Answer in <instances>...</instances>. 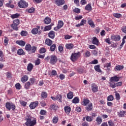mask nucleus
<instances>
[{"label": "nucleus", "mask_w": 126, "mask_h": 126, "mask_svg": "<svg viewBox=\"0 0 126 126\" xmlns=\"http://www.w3.org/2000/svg\"><path fill=\"white\" fill-rule=\"evenodd\" d=\"M20 34H21V36H23L24 37H26V36L28 35V32H26V31H22L21 32Z\"/></svg>", "instance_id": "nucleus-40"}, {"label": "nucleus", "mask_w": 126, "mask_h": 126, "mask_svg": "<svg viewBox=\"0 0 126 126\" xmlns=\"http://www.w3.org/2000/svg\"><path fill=\"white\" fill-rule=\"evenodd\" d=\"M86 10H88L89 11H91L92 10V6H91V4H88L85 7Z\"/></svg>", "instance_id": "nucleus-27"}, {"label": "nucleus", "mask_w": 126, "mask_h": 126, "mask_svg": "<svg viewBox=\"0 0 126 126\" xmlns=\"http://www.w3.org/2000/svg\"><path fill=\"white\" fill-rule=\"evenodd\" d=\"M91 63L92 64H97V63H98V60H94V61H92L91 62Z\"/></svg>", "instance_id": "nucleus-56"}, {"label": "nucleus", "mask_w": 126, "mask_h": 126, "mask_svg": "<svg viewBox=\"0 0 126 126\" xmlns=\"http://www.w3.org/2000/svg\"><path fill=\"white\" fill-rule=\"evenodd\" d=\"M40 59H37L35 61V65H39L40 64Z\"/></svg>", "instance_id": "nucleus-64"}, {"label": "nucleus", "mask_w": 126, "mask_h": 126, "mask_svg": "<svg viewBox=\"0 0 126 126\" xmlns=\"http://www.w3.org/2000/svg\"><path fill=\"white\" fill-rule=\"evenodd\" d=\"M41 30H40V26H37V28L33 29L32 31V34L36 35V34H41Z\"/></svg>", "instance_id": "nucleus-7"}, {"label": "nucleus", "mask_w": 126, "mask_h": 126, "mask_svg": "<svg viewBox=\"0 0 126 126\" xmlns=\"http://www.w3.org/2000/svg\"><path fill=\"white\" fill-rule=\"evenodd\" d=\"M126 112L125 111H120V112L118 113V115L120 118H123V117H125L126 116Z\"/></svg>", "instance_id": "nucleus-24"}, {"label": "nucleus", "mask_w": 126, "mask_h": 126, "mask_svg": "<svg viewBox=\"0 0 126 126\" xmlns=\"http://www.w3.org/2000/svg\"><path fill=\"white\" fill-rule=\"evenodd\" d=\"M28 80V76L27 75H24L23 77L21 78V81L23 83L26 82Z\"/></svg>", "instance_id": "nucleus-22"}, {"label": "nucleus", "mask_w": 126, "mask_h": 126, "mask_svg": "<svg viewBox=\"0 0 126 126\" xmlns=\"http://www.w3.org/2000/svg\"><path fill=\"white\" fill-rule=\"evenodd\" d=\"M6 6L7 7H10L11 8H13L14 7V5L10 4V3H6Z\"/></svg>", "instance_id": "nucleus-55"}, {"label": "nucleus", "mask_w": 126, "mask_h": 126, "mask_svg": "<svg viewBox=\"0 0 126 126\" xmlns=\"http://www.w3.org/2000/svg\"><path fill=\"white\" fill-rule=\"evenodd\" d=\"M48 35L51 39H54V38H55V32L51 31L48 34Z\"/></svg>", "instance_id": "nucleus-16"}, {"label": "nucleus", "mask_w": 126, "mask_h": 126, "mask_svg": "<svg viewBox=\"0 0 126 126\" xmlns=\"http://www.w3.org/2000/svg\"><path fill=\"white\" fill-rule=\"evenodd\" d=\"M120 80V78L117 77V76H114V77H112L110 79V81H115V82H118Z\"/></svg>", "instance_id": "nucleus-19"}, {"label": "nucleus", "mask_w": 126, "mask_h": 126, "mask_svg": "<svg viewBox=\"0 0 126 126\" xmlns=\"http://www.w3.org/2000/svg\"><path fill=\"white\" fill-rule=\"evenodd\" d=\"M25 49L26 51H27V52H30V51H31V45L27 44Z\"/></svg>", "instance_id": "nucleus-35"}, {"label": "nucleus", "mask_w": 126, "mask_h": 126, "mask_svg": "<svg viewBox=\"0 0 126 126\" xmlns=\"http://www.w3.org/2000/svg\"><path fill=\"white\" fill-rule=\"evenodd\" d=\"M89 102H90V101L89 99H84L83 100V105L84 106H86L87 105V104H89Z\"/></svg>", "instance_id": "nucleus-41"}, {"label": "nucleus", "mask_w": 126, "mask_h": 126, "mask_svg": "<svg viewBox=\"0 0 126 126\" xmlns=\"http://www.w3.org/2000/svg\"><path fill=\"white\" fill-rule=\"evenodd\" d=\"M107 100L108 101H113V100H114V96H113V95H110L109 96H108L107 97Z\"/></svg>", "instance_id": "nucleus-46"}, {"label": "nucleus", "mask_w": 126, "mask_h": 126, "mask_svg": "<svg viewBox=\"0 0 126 126\" xmlns=\"http://www.w3.org/2000/svg\"><path fill=\"white\" fill-rule=\"evenodd\" d=\"M109 87H112L113 89L116 88V83L114 82H111V83H109Z\"/></svg>", "instance_id": "nucleus-42"}, {"label": "nucleus", "mask_w": 126, "mask_h": 126, "mask_svg": "<svg viewBox=\"0 0 126 126\" xmlns=\"http://www.w3.org/2000/svg\"><path fill=\"white\" fill-rule=\"evenodd\" d=\"M92 90L94 93L97 92L98 91V86L95 84H93L92 85Z\"/></svg>", "instance_id": "nucleus-12"}, {"label": "nucleus", "mask_w": 126, "mask_h": 126, "mask_svg": "<svg viewBox=\"0 0 126 126\" xmlns=\"http://www.w3.org/2000/svg\"><path fill=\"white\" fill-rule=\"evenodd\" d=\"M124 65H118L115 66L114 68V70L115 71L122 70L124 69Z\"/></svg>", "instance_id": "nucleus-14"}, {"label": "nucleus", "mask_w": 126, "mask_h": 126, "mask_svg": "<svg viewBox=\"0 0 126 126\" xmlns=\"http://www.w3.org/2000/svg\"><path fill=\"white\" fill-rule=\"evenodd\" d=\"M53 122L54 124H57V123H58V117H54L53 119Z\"/></svg>", "instance_id": "nucleus-59"}, {"label": "nucleus", "mask_w": 126, "mask_h": 126, "mask_svg": "<svg viewBox=\"0 0 126 126\" xmlns=\"http://www.w3.org/2000/svg\"><path fill=\"white\" fill-rule=\"evenodd\" d=\"M39 103L38 101L35 102H31L30 105V108L32 110L33 109H35L37 107V106L38 105Z\"/></svg>", "instance_id": "nucleus-9"}, {"label": "nucleus", "mask_w": 126, "mask_h": 126, "mask_svg": "<svg viewBox=\"0 0 126 126\" xmlns=\"http://www.w3.org/2000/svg\"><path fill=\"white\" fill-rule=\"evenodd\" d=\"M39 53H40V54H44V53H46V49L45 48H43V47L41 48L40 49Z\"/></svg>", "instance_id": "nucleus-45"}, {"label": "nucleus", "mask_w": 126, "mask_h": 126, "mask_svg": "<svg viewBox=\"0 0 126 126\" xmlns=\"http://www.w3.org/2000/svg\"><path fill=\"white\" fill-rule=\"evenodd\" d=\"M36 50H37V47L36 46L31 47V51H32V53H35Z\"/></svg>", "instance_id": "nucleus-47"}, {"label": "nucleus", "mask_w": 126, "mask_h": 126, "mask_svg": "<svg viewBox=\"0 0 126 126\" xmlns=\"http://www.w3.org/2000/svg\"><path fill=\"white\" fill-rule=\"evenodd\" d=\"M18 5L20 8H25L28 6V3H27L24 0H21L18 3Z\"/></svg>", "instance_id": "nucleus-4"}, {"label": "nucleus", "mask_w": 126, "mask_h": 126, "mask_svg": "<svg viewBox=\"0 0 126 126\" xmlns=\"http://www.w3.org/2000/svg\"><path fill=\"white\" fill-rule=\"evenodd\" d=\"M87 20L88 23L89 25H90L91 27H92V28H94V27H95V24H94V22H93L92 19H91V18H88Z\"/></svg>", "instance_id": "nucleus-11"}, {"label": "nucleus", "mask_w": 126, "mask_h": 126, "mask_svg": "<svg viewBox=\"0 0 126 126\" xmlns=\"http://www.w3.org/2000/svg\"><path fill=\"white\" fill-rule=\"evenodd\" d=\"M92 43L94 45H96L97 46H98V45L99 44V41L98 40V39H97V37H94L93 38Z\"/></svg>", "instance_id": "nucleus-17"}, {"label": "nucleus", "mask_w": 126, "mask_h": 126, "mask_svg": "<svg viewBox=\"0 0 126 126\" xmlns=\"http://www.w3.org/2000/svg\"><path fill=\"white\" fill-rule=\"evenodd\" d=\"M41 97L42 98H47V97H48V94H47V93L42 92L41 94Z\"/></svg>", "instance_id": "nucleus-44"}, {"label": "nucleus", "mask_w": 126, "mask_h": 126, "mask_svg": "<svg viewBox=\"0 0 126 126\" xmlns=\"http://www.w3.org/2000/svg\"><path fill=\"white\" fill-rule=\"evenodd\" d=\"M33 69V64L32 63H29L27 66V69L28 71H31Z\"/></svg>", "instance_id": "nucleus-34"}, {"label": "nucleus", "mask_w": 126, "mask_h": 126, "mask_svg": "<svg viewBox=\"0 0 126 126\" xmlns=\"http://www.w3.org/2000/svg\"><path fill=\"white\" fill-rule=\"evenodd\" d=\"M105 66H106V67H107V69L108 70H110V68H109V67H111V63H107L105 64Z\"/></svg>", "instance_id": "nucleus-61"}, {"label": "nucleus", "mask_w": 126, "mask_h": 126, "mask_svg": "<svg viewBox=\"0 0 126 126\" xmlns=\"http://www.w3.org/2000/svg\"><path fill=\"white\" fill-rule=\"evenodd\" d=\"M34 11H35V8L33 7H32L28 10V12L29 13H33Z\"/></svg>", "instance_id": "nucleus-50"}, {"label": "nucleus", "mask_w": 126, "mask_h": 126, "mask_svg": "<svg viewBox=\"0 0 126 126\" xmlns=\"http://www.w3.org/2000/svg\"><path fill=\"white\" fill-rule=\"evenodd\" d=\"M67 99H72L73 98V93L72 92H69L67 94Z\"/></svg>", "instance_id": "nucleus-23"}, {"label": "nucleus", "mask_w": 126, "mask_h": 126, "mask_svg": "<svg viewBox=\"0 0 126 126\" xmlns=\"http://www.w3.org/2000/svg\"><path fill=\"white\" fill-rule=\"evenodd\" d=\"M64 110L67 115H69V113L71 111V108L70 106H66L64 107Z\"/></svg>", "instance_id": "nucleus-13"}, {"label": "nucleus", "mask_w": 126, "mask_h": 126, "mask_svg": "<svg viewBox=\"0 0 126 126\" xmlns=\"http://www.w3.org/2000/svg\"><path fill=\"white\" fill-rule=\"evenodd\" d=\"M5 39L4 40V43L5 46H7V44L8 43V38L6 37V36L4 37Z\"/></svg>", "instance_id": "nucleus-49"}, {"label": "nucleus", "mask_w": 126, "mask_h": 126, "mask_svg": "<svg viewBox=\"0 0 126 126\" xmlns=\"http://www.w3.org/2000/svg\"><path fill=\"white\" fill-rule=\"evenodd\" d=\"M20 21L18 19H16L13 21V24L11 26V28H13L16 31H18V25H19Z\"/></svg>", "instance_id": "nucleus-3"}, {"label": "nucleus", "mask_w": 126, "mask_h": 126, "mask_svg": "<svg viewBox=\"0 0 126 126\" xmlns=\"http://www.w3.org/2000/svg\"><path fill=\"white\" fill-rule=\"evenodd\" d=\"M111 39L112 41H120L121 40V36L120 35H112Z\"/></svg>", "instance_id": "nucleus-10"}, {"label": "nucleus", "mask_w": 126, "mask_h": 126, "mask_svg": "<svg viewBox=\"0 0 126 126\" xmlns=\"http://www.w3.org/2000/svg\"><path fill=\"white\" fill-rule=\"evenodd\" d=\"M115 96H116V100H117V101H119V100H120V99H121V96H120V94L116 93L115 94Z\"/></svg>", "instance_id": "nucleus-51"}, {"label": "nucleus", "mask_w": 126, "mask_h": 126, "mask_svg": "<svg viewBox=\"0 0 126 126\" xmlns=\"http://www.w3.org/2000/svg\"><path fill=\"white\" fill-rule=\"evenodd\" d=\"M54 25H50L49 26H46L44 28V31H49V30H51L52 29V26H53Z\"/></svg>", "instance_id": "nucleus-33"}, {"label": "nucleus", "mask_w": 126, "mask_h": 126, "mask_svg": "<svg viewBox=\"0 0 126 126\" xmlns=\"http://www.w3.org/2000/svg\"><path fill=\"white\" fill-rule=\"evenodd\" d=\"M21 105H22V106H23L24 107H26V105L27 104V103L23 100L20 101V102Z\"/></svg>", "instance_id": "nucleus-52"}, {"label": "nucleus", "mask_w": 126, "mask_h": 126, "mask_svg": "<svg viewBox=\"0 0 126 126\" xmlns=\"http://www.w3.org/2000/svg\"><path fill=\"white\" fill-rule=\"evenodd\" d=\"M74 12H75L76 13H79L80 12V9L78 8H75L73 9Z\"/></svg>", "instance_id": "nucleus-53"}, {"label": "nucleus", "mask_w": 126, "mask_h": 126, "mask_svg": "<svg viewBox=\"0 0 126 126\" xmlns=\"http://www.w3.org/2000/svg\"><path fill=\"white\" fill-rule=\"evenodd\" d=\"M51 20V18H49V17H46L44 19V23L45 24H50Z\"/></svg>", "instance_id": "nucleus-28"}, {"label": "nucleus", "mask_w": 126, "mask_h": 126, "mask_svg": "<svg viewBox=\"0 0 126 126\" xmlns=\"http://www.w3.org/2000/svg\"><path fill=\"white\" fill-rule=\"evenodd\" d=\"M45 44L46 45H47V46L51 47V46H52V44H53V41L49 38H47L45 40Z\"/></svg>", "instance_id": "nucleus-15"}, {"label": "nucleus", "mask_w": 126, "mask_h": 126, "mask_svg": "<svg viewBox=\"0 0 126 126\" xmlns=\"http://www.w3.org/2000/svg\"><path fill=\"white\" fill-rule=\"evenodd\" d=\"M17 54L19 55V56H22V55H25V53H24V51L22 49H18L17 51Z\"/></svg>", "instance_id": "nucleus-29"}, {"label": "nucleus", "mask_w": 126, "mask_h": 126, "mask_svg": "<svg viewBox=\"0 0 126 126\" xmlns=\"http://www.w3.org/2000/svg\"><path fill=\"white\" fill-rule=\"evenodd\" d=\"M56 47L57 45H56V44H53L50 46V51H51V52H55V50H56Z\"/></svg>", "instance_id": "nucleus-36"}, {"label": "nucleus", "mask_w": 126, "mask_h": 126, "mask_svg": "<svg viewBox=\"0 0 126 126\" xmlns=\"http://www.w3.org/2000/svg\"><path fill=\"white\" fill-rule=\"evenodd\" d=\"M81 53L79 52L77 53H72L71 55L70 60L72 62H76L79 58H80Z\"/></svg>", "instance_id": "nucleus-2"}, {"label": "nucleus", "mask_w": 126, "mask_h": 126, "mask_svg": "<svg viewBox=\"0 0 126 126\" xmlns=\"http://www.w3.org/2000/svg\"><path fill=\"white\" fill-rule=\"evenodd\" d=\"M82 15H79V16H76L75 17V20H79V19H82Z\"/></svg>", "instance_id": "nucleus-62"}, {"label": "nucleus", "mask_w": 126, "mask_h": 126, "mask_svg": "<svg viewBox=\"0 0 126 126\" xmlns=\"http://www.w3.org/2000/svg\"><path fill=\"white\" fill-rule=\"evenodd\" d=\"M96 122L98 125H101L102 123V118L101 117L98 116L96 119Z\"/></svg>", "instance_id": "nucleus-30"}, {"label": "nucleus", "mask_w": 126, "mask_h": 126, "mask_svg": "<svg viewBox=\"0 0 126 126\" xmlns=\"http://www.w3.org/2000/svg\"><path fill=\"white\" fill-rule=\"evenodd\" d=\"M57 62H58V58H57L56 56L52 55L50 57V63H51V64H56V63H57Z\"/></svg>", "instance_id": "nucleus-5"}, {"label": "nucleus", "mask_w": 126, "mask_h": 126, "mask_svg": "<svg viewBox=\"0 0 126 126\" xmlns=\"http://www.w3.org/2000/svg\"><path fill=\"white\" fill-rule=\"evenodd\" d=\"M108 125L109 126H115V123L112 121H108Z\"/></svg>", "instance_id": "nucleus-57"}, {"label": "nucleus", "mask_w": 126, "mask_h": 126, "mask_svg": "<svg viewBox=\"0 0 126 126\" xmlns=\"http://www.w3.org/2000/svg\"><path fill=\"white\" fill-rule=\"evenodd\" d=\"M15 88L18 90H20V89H21V85L19 83H17L15 85Z\"/></svg>", "instance_id": "nucleus-48"}, {"label": "nucleus", "mask_w": 126, "mask_h": 126, "mask_svg": "<svg viewBox=\"0 0 126 126\" xmlns=\"http://www.w3.org/2000/svg\"><path fill=\"white\" fill-rule=\"evenodd\" d=\"M94 69L95 71H97V72H102V70H101V69H100V65L99 64L94 66Z\"/></svg>", "instance_id": "nucleus-26"}, {"label": "nucleus", "mask_w": 126, "mask_h": 126, "mask_svg": "<svg viewBox=\"0 0 126 126\" xmlns=\"http://www.w3.org/2000/svg\"><path fill=\"white\" fill-rule=\"evenodd\" d=\"M80 24H81V25H84L85 24H86V20H84V19H82Z\"/></svg>", "instance_id": "nucleus-63"}, {"label": "nucleus", "mask_w": 126, "mask_h": 126, "mask_svg": "<svg viewBox=\"0 0 126 126\" xmlns=\"http://www.w3.org/2000/svg\"><path fill=\"white\" fill-rule=\"evenodd\" d=\"M86 121H87V122H92L93 119L89 116H87V117H86Z\"/></svg>", "instance_id": "nucleus-54"}, {"label": "nucleus", "mask_w": 126, "mask_h": 126, "mask_svg": "<svg viewBox=\"0 0 126 126\" xmlns=\"http://www.w3.org/2000/svg\"><path fill=\"white\" fill-rule=\"evenodd\" d=\"M6 108L9 111H10V109H12L13 111H14L16 106L13 104H11L9 102L6 103Z\"/></svg>", "instance_id": "nucleus-6"}, {"label": "nucleus", "mask_w": 126, "mask_h": 126, "mask_svg": "<svg viewBox=\"0 0 126 126\" xmlns=\"http://www.w3.org/2000/svg\"><path fill=\"white\" fill-rule=\"evenodd\" d=\"M85 56L86 58H88V57H90V56H91V54H90V52L87 51L85 54Z\"/></svg>", "instance_id": "nucleus-58"}, {"label": "nucleus", "mask_w": 126, "mask_h": 126, "mask_svg": "<svg viewBox=\"0 0 126 126\" xmlns=\"http://www.w3.org/2000/svg\"><path fill=\"white\" fill-rule=\"evenodd\" d=\"M50 110H54L55 111H57L58 109H59V107L56 104H52L50 106Z\"/></svg>", "instance_id": "nucleus-25"}, {"label": "nucleus", "mask_w": 126, "mask_h": 126, "mask_svg": "<svg viewBox=\"0 0 126 126\" xmlns=\"http://www.w3.org/2000/svg\"><path fill=\"white\" fill-rule=\"evenodd\" d=\"M113 16L116 17V18H121V17H122V14L119 13H114L113 14Z\"/></svg>", "instance_id": "nucleus-43"}, {"label": "nucleus", "mask_w": 126, "mask_h": 126, "mask_svg": "<svg viewBox=\"0 0 126 126\" xmlns=\"http://www.w3.org/2000/svg\"><path fill=\"white\" fill-rule=\"evenodd\" d=\"M92 109H93L92 103H90L86 107V110H87V111H92Z\"/></svg>", "instance_id": "nucleus-32"}, {"label": "nucleus", "mask_w": 126, "mask_h": 126, "mask_svg": "<svg viewBox=\"0 0 126 126\" xmlns=\"http://www.w3.org/2000/svg\"><path fill=\"white\" fill-rule=\"evenodd\" d=\"M76 112H77L78 113H80L81 112V108L79 107H76L75 109Z\"/></svg>", "instance_id": "nucleus-60"}, {"label": "nucleus", "mask_w": 126, "mask_h": 126, "mask_svg": "<svg viewBox=\"0 0 126 126\" xmlns=\"http://www.w3.org/2000/svg\"><path fill=\"white\" fill-rule=\"evenodd\" d=\"M58 29H61L63 26V22L62 21H59L58 24Z\"/></svg>", "instance_id": "nucleus-31"}, {"label": "nucleus", "mask_w": 126, "mask_h": 126, "mask_svg": "<svg viewBox=\"0 0 126 126\" xmlns=\"http://www.w3.org/2000/svg\"><path fill=\"white\" fill-rule=\"evenodd\" d=\"M30 85H31V83H30V82H27L25 83V88H26V89H29V88H30Z\"/></svg>", "instance_id": "nucleus-39"}, {"label": "nucleus", "mask_w": 126, "mask_h": 126, "mask_svg": "<svg viewBox=\"0 0 126 126\" xmlns=\"http://www.w3.org/2000/svg\"><path fill=\"white\" fill-rule=\"evenodd\" d=\"M27 122L25 123L26 126H34L36 125V120L33 119L32 117L29 116L26 118Z\"/></svg>", "instance_id": "nucleus-1"}, {"label": "nucleus", "mask_w": 126, "mask_h": 126, "mask_svg": "<svg viewBox=\"0 0 126 126\" xmlns=\"http://www.w3.org/2000/svg\"><path fill=\"white\" fill-rule=\"evenodd\" d=\"M65 47L68 50H71V49L73 48L74 45L72 43H68L65 45Z\"/></svg>", "instance_id": "nucleus-20"}, {"label": "nucleus", "mask_w": 126, "mask_h": 126, "mask_svg": "<svg viewBox=\"0 0 126 126\" xmlns=\"http://www.w3.org/2000/svg\"><path fill=\"white\" fill-rule=\"evenodd\" d=\"M56 100H59V102H61L62 103V99L63 98V96L61 94H58L56 97Z\"/></svg>", "instance_id": "nucleus-38"}, {"label": "nucleus", "mask_w": 126, "mask_h": 126, "mask_svg": "<svg viewBox=\"0 0 126 126\" xmlns=\"http://www.w3.org/2000/svg\"><path fill=\"white\" fill-rule=\"evenodd\" d=\"M16 44H18V45L21 46V47H24L26 43L22 40H18L16 41Z\"/></svg>", "instance_id": "nucleus-18"}, {"label": "nucleus", "mask_w": 126, "mask_h": 126, "mask_svg": "<svg viewBox=\"0 0 126 126\" xmlns=\"http://www.w3.org/2000/svg\"><path fill=\"white\" fill-rule=\"evenodd\" d=\"M55 3L58 5V6H60V5H63L65 3V1L64 0H55Z\"/></svg>", "instance_id": "nucleus-8"}, {"label": "nucleus", "mask_w": 126, "mask_h": 126, "mask_svg": "<svg viewBox=\"0 0 126 126\" xmlns=\"http://www.w3.org/2000/svg\"><path fill=\"white\" fill-rule=\"evenodd\" d=\"M20 16V14L19 13H16L13 15H11V18H12V19H14V18H18V17H19Z\"/></svg>", "instance_id": "nucleus-37"}, {"label": "nucleus", "mask_w": 126, "mask_h": 126, "mask_svg": "<svg viewBox=\"0 0 126 126\" xmlns=\"http://www.w3.org/2000/svg\"><path fill=\"white\" fill-rule=\"evenodd\" d=\"M72 102L73 103V104H78V103H79V98L77 96L75 97L72 99Z\"/></svg>", "instance_id": "nucleus-21"}]
</instances>
